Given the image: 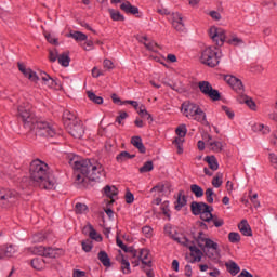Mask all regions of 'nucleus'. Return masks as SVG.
<instances>
[{"instance_id":"4c0bfd02","label":"nucleus","mask_w":277,"mask_h":277,"mask_svg":"<svg viewBox=\"0 0 277 277\" xmlns=\"http://www.w3.org/2000/svg\"><path fill=\"white\" fill-rule=\"evenodd\" d=\"M87 94L92 103H95V105H103V97L95 95L94 92L91 91H88Z\"/></svg>"},{"instance_id":"412c9836","label":"nucleus","mask_w":277,"mask_h":277,"mask_svg":"<svg viewBox=\"0 0 277 277\" xmlns=\"http://www.w3.org/2000/svg\"><path fill=\"white\" fill-rule=\"evenodd\" d=\"M116 260L121 263V272L123 274H130L131 273V263L124 255L122 254V251L119 250V254L116 256Z\"/></svg>"},{"instance_id":"a18cd8bd","label":"nucleus","mask_w":277,"mask_h":277,"mask_svg":"<svg viewBox=\"0 0 277 277\" xmlns=\"http://www.w3.org/2000/svg\"><path fill=\"white\" fill-rule=\"evenodd\" d=\"M228 44H232L233 47H239L240 44H243V39L237 37V35H234L228 39Z\"/></svg>"},{"instance_id":"ea45409f","label":"nucleus","mask_w":277,"mask_h":277,"mask_svg":"<svg viewBox=\"0 0 277 277\" xmlns=\"http://www.w3.org/2000/svg\"><path fill=\"white\" fill-rule=\"evenodd\" d=\"M253 131H259L260 133H263V135H267V133H269V127L264 126L263 123H255L253 126Z\"/></svg>"},{"instance_id":"8fccbe9b","label":"nucleus","mask_w":277,"mask_h":277,"mask_svg":"<svg viewBox=\"0 0 277 277\" xmlns=\"http://www.w3.org/2000/svg\"><path fill=\"white\" fill-rule=\"evenodd\" d=\"M205 194L207 202H209V205H213V196H215V192H213V188H208Z\"/></svg>"},{"instance_id":"09e8293b","label":"nucleus","mask_w":277,"mask_h":277,"mask_svg":"<svg viewBox=\"0 0 277 277\" xmlns=\"http://www.w3.org/2000/svg\"><path fill=\"white\" fill-rule=\"evenodd\" d=\"M177 137H185L187 135V126L181 124L175 130Z\"/></svg>"},{"instance_id":"3c124183","label":"nucleus","mask_w":277,"mask_h":277,"mask_svg":"<svg viewBox=\"0 0 277 277\" xmlns=\"http://www.w3.org/2000/svg\"><path fill=\"white\" fill-rule=\"evenodd\" d=\"M160 209L163 215H166L167 217H170V202L164 201L163 203H161Z\"/></svg>"},{"instance_id":"9d476101","label":"nucleus","mask_w":277,"mask_h":277,"mask_svg":"<svg viewBox=\"0 0 277 277\" xmlns=\"http://www.w3.org/2000/svg\"><path fill=\"white\" fill-rule=\"evenodd\" d=\"M173 239L174 241H177V243H181L182 246L188 248V250L190 251V256H193L196 263H200L202 261V251L198 249V247H196L194 242L189 241V239L185 237H173Z\"/></svg>"},{"instance_id":"5fc2aeb1","label":"nucleus","mask_w":277,"mask_h":277,"mask_svg":"<svg viewBox=\"0 0 277 277\" xmlns=\"http://www.w3.org/2000/svg\"><path fill=\"white\" fill-rule=\"evenodd\" d=\"M126 252H128V254H129L131 261H132L133 259H140V251H137V250H135V249H133V248H129L128 251H126Z\"/></svg>"},{"instance_id":"20e7f679","label":"nucleus","mask_w":277,"mask_h":277,"mask_svg":"<svg viewBox=\"0 0 277 277\" xmlns=\"http://www.w3.org/2000/svg\"><path fill=\"white\" fill-rule=\"evenodd\" d=\"M197 243L201 250H203L206 256L211 259L212 261H217L222 256V249H220V245L207 237V235L202 232L198 233Z\"/></svg>"},{"instance_id":"c756f323","label":"nucleus","mask_w":277,"mask_h":277,"mask_svg":"<svg viewBox=\"0 0 277 277\" xmlns=\"http://www.w3.org/2000/svg\"><path fill=\"white\" fill-rule=\"evenodd\" d=\"M205 161L208 162L210 170H213V172H215L220 168V164L217 163V159L215 158V156H207L205 158Z\"/></svg>"},{"instance_id":"1a4fd4ad","label":"nucleus","mask_w":277,"mask_h":277,"mask_svg":"<svg viewBox=\"0 0 277 277\" xmlns=\"http://www.w3.org/2000/svg\"><path fill=\"white\" fill-rule=\"evenodd\" d=\"M30 252H32V254H37L38 256H45L47 259H57L64 254L62 249L44 246L32 247L30 248Z\"/></svg>"},{"instance_id":"9b49d317","label":"nucleus","mask_w":277,"mask_h":277,"mask_svg":"<svg viewBox=\"0 0 277 277\" xmlns=\"http://www.w3.org/2000/svg\"><path fill=\"white\" fill-rule=\"evenodd\" d=\"M198 88L203 96H207L211 101H220V91L213 89V85H211L209 81L198 82Z\"/></svg>"},{"instance_id":"b1692460","label":"nucleus","mask_w":277,"mask_h":277,"mask_svg":"<svg viewBox=\"0 0 277 277\" xmlns=\"http://www.w3.org/2000/svg\"><path fill=\"white\" fill-rule=\"evenodd\" d=\"M185 205H187V197H185V192L180 190L175 202L176 211H181Z\"/></svg>"},{"instance_id":"864d4df0","label":"nucleus","mask_w":277,"mask_h":277,"mask_svg":"<svg viewBox=\"0 0 277 277\" xmlns=\"http://www.w3.org/2000/svg\"><path fill=\"white\" fill-rule=\"evenodd\" d=\"M60 55L56 49L50 50L49 51V60L50 62H57Z\"/></svg>"},{"instance_id":"774afa93","label":"nucleus","mask_w":277,"mask_h":277,"mask_svg":"<svg viewBox=\"0 0 277 277\" xmlns=\"http://www.w3.org/2000/svg\"><path fill=\"white\" fill-rule=\"evenodd\" d=\"M269 161L277 169V156L275 154H269Z\"/></svg>"},{"instance_id":"bf43d9fd","label":"nucleus","mask_w":277,"mask_h":277,"mask_svg":"<svg viewBox=\"0 0 277 277\" xmlns=\"http://www.w3.org/2000/svg\"><path fill=\"white\" fill-rule=\"evenodd\" d=\"M211 220H212V222H213V224L216 228H220V227L224 226V220L223 219H219L217 216L212 215Z\"/></svg>"},{"instance_id":"f3484780","label":"nucleus","mask_w":277,"mask_h":277,"mask_svg":"<svg viewBox=\"0 0 277 277\" xmlns=\"http://www.w3.org/2000/svg\"><path fill=\"white\" fill-rule=\"evenodd\" d=\"M171 23L176 31H185V24L183 23V15L181 13H173L171 15Z\"/></svg>"},{"instance_id":"72a5a7b5","label":"nucleus","mask_w":277,"mask_h":277,"mask_svg":"<svg viewBox=\"0 0 277 277\" xmlns=\"http://www.w3.org/2000/svg\"><path fill=\"white\" fill-rule=\"evenodd\" d=\"M240 103H246V105L249 106V108L252 109V111H256V103H254V101H252V98H250L247 95H243L239 98Z\"/></svg>"},{"instance_id":"c03bdc74","label":"nucleus","mask_w":277,"mask_h":277,"mask_svg":"<svg viewBox=\"0 0 277 277\" xmlns=\"http://www.w3.org/2000/svg\"><path fill=\"white\" fill-rule=\"evenodd\" d=\"M110 17L113 21H124V16L120 14V11H116L114 9L108 10Z\"/></svg>"},{"instance_id":"a19ab883","label":"nucleus","mask_w":277,"mask_h":277,"mask_svg":"<svg viewBox=\"0 0 277 277\" xmlns=\"http://www.w3.org/2000/svg\"><path fill=\"white\" fill-rule=\"evenodd\" d=\"M137 114L141 118H146V120H150V122H153V116L148 113V110H146V107L140 106Z\"/></svg>"},{"instance_id":"dca6fc26","label":"nucleus","mask_w":277,"mask_h":277,"mask_svg":"<svg viewBox=\"0 0 277 277\" xmlns=\"http://www.w3.org/2000/svg\"><path fill=\"white\" fill-rule=\"evenodd\" d=\"M203 140L206 141L207 146H209L210 150L213 153H222V142L213 141V137L208 133L203 134Z\"/></svg>"},{"instance_id":"c9c22d12","label":"nucleus","mask_w":277,"mask_h":277,"mask_svg":"<svg viewBox=\"0 0 277 277\" xmlns=\"http://www.w3.org/2000/svg\"><path fill=\"white\" fill-rule=\"evenodd\" d=\"M69 38H74L77 42H83L88 40V36L81 31H75L69 34Z\"/></svg>"},{"instance_id":"7ed1b4c3","label":"nucleus","mask_w":277,"mask_h":277,"mask_svg":"<svg viewBox=\"0 0 277 277\" xmlns=\"http://www.w3.org/2000/svg\"><path fill=\"white\" fill-rule=\"evenodd\" d=\"M68 163L74 170H80L81 174H84L89 181L105 179V168L101 162H92L77 155H69Z\"/></svg>"},{"instance_id":"ddd939ff","label":"nucleus","mask_w":277,"mask_h":277,"mask_svg":"<svg viewBox=\"0 0 277 277\" xmlns=\"http://www.w3.org/2000/svg\"><path fill=\"white\" fill-rule=\"evenodd\" d=\"M224 81H226V83H228V85L232 87V90H234V92H237V94H241L245 90L241 79L235 76L227 75L224 77Z\"/></svg>"},{"instance_id":"39448f33","label":"nucleus","mask_w":277,"mask_h":277,"mask_svg":"<svg viewBox=\"0 0 277 277\" xmlns=\"http://www.w3.org/2000/svg\"><path fill=\"white\" fill-rule=\"evenodd\" d=\"M181 113L188 120H196L201 124H207V114L203 113L202 108L194 102H184L181 106Z\"/></svg>"},{"instance_id":"4be33fe9","label":"nucleus","mask_w":277,"mask_h":277,"mask_svg":"<svg viewBox=\"0 0 277 277\" xmlns=\"http://www.w3.org/2000/svg\"><path fill=\"white\" fill-rule=\"evenodd\" d=\"M138 259L141 260V263H143V265L150 267L153 261L150 258V251H148V249H141L138 251Z\"/></svg>"},{"instance_id":"338daca9","label":"nucleus","mask_w":277,"mask_h":277,"mask_svg":"<svg viewBox=\"0 0 277 277\" xmlns=\"http://www.w3.org/2000/svg\"><path fill=\"white\" fill-rule=\"evenodd\" d=\"M134 200H135V197L132 195L131 192H128V193L126 194V202H127L128 205H131Z\"/></svg>"},{"instance_id":"7c9ffc66","label":"nucleus","mask_w":277,"mask_h":277,"mask_svg":"<svg viewBox=\"0 0 277 277\" xmlns=\"http://www.w3.org/2000/svg\"><path fill=\"white\" fill-rule=\"evenodd\" d=\"M135 158V155H131L128 151H121L117 155L116 160L118 163H124V161H129V159Z\"/></svg>"},{"instance_id":"f8f14e48","label":"nucleus","mask_w":277,"mask_h":277,"mask_svg":"<svg viewBox=\"0 0 277 277\" xmlns=\"http://www.w3.org/2000/svg\"><path fill=\"white\" fill-rule=\"evenodd\" d=\"M209 37L216 47H223L224 42H226V30H224V28L212 26L209 29Z\"/></svg>"},{"instance_id":"0e129e2a","label":"nucleus","mask_w":277,"mask_h":277,"mask_svg":"<svg viewBox=\"0 0 277 277\" xmlns=\"http://www.w3.org/2000/svg\"><path fill=\"white\" fill-rule=\"evenodd\" d=\"M45 39L48 40V42H50V44H57V39L53 36H51V34L45 32L44 34Z\"/></svg>"},{"instance_id":"f704fd0d","label":"nucleus","mask_w":277,"mask_h":277,"mask_svg":"<svg viewBox=\"0 0 277 277\" xmlns=\"http://www.w3.org/2000/svg\"><path fill=\"white\" fill-rule=\"evenodd\" d=\"M190 192L196 196V198H202L205 196V190L198 184L190 185Z\"/></svg>"},{"instance_id":"c85d7f7f","label":"nucleus","mask_w":277,"mask_h":277,"mask_svg":"<svg viewBox=\"0 0 277 277\" xmlns=\"http://www.w3.org/2000/svg\"><path fill=\"white\" fill-rule=\"evenodd\" d=\"M97 259L102 262V265H104V267H111V260L109 259L107 252L100 251L97 254Z\"/></svg>"},{"instance_id":"680f3d73","label":"nucleus","mask_w":277,"mask_h":277,"mask_svg":"<svg viewBox=\"0 0 277 277\" xmlns=\"http://www.w3.org/2000/svg\"><path fill=\"white\" fill-rule=\"evenodd\" d=\"M222 109L230 120L235 118V113L230 108L223 106Z\"/></svg>"},{"instance_id":"4d7b16f0","label":"nucleus","mask_w":277,"mask_h":277,"mask_svg":"<svg viewBox=\"0 0 277 277\" xmlns=\"http://www.w3.org/2000/svg\"><path fill=\"white\" fill-rule=\"evenodd\" d=\"M88 211V206L85 203H76V213H85Z\"/></svg>"},{"instance_id":"13d9d810","label":"nucleus","mask_w":277,"mask_h":277,"mask_svg":"<svg viewBox=\"0 0 277 277\" xmlns=\"http://www.w3.org/2000/svg\"><path fill=\"white\" fill-rule=\"evenodd\" d=\"M142 233H143V235H145V237H147V239H150V237H153V227L144 226L142 228Z\"/></svg>"},{"instance_id":"58836bf2","label":"nucleus","mask_w":277,"mask_h":277,"mask_svg":"<svg viewBox=\"0 0 277 277\" xmlns=\"http://www.w3.org/2000/svg\"><path fill=\"white\" fill-rule=\"evenodd\" d=\"M87 228L89 229V237H91V239H94L95 241H102L103 238L101 235H98V233H96L92 225H88Z\"/></svg>"},{"instance_id":"603ef678","label":"nucleus","mask_w":277,"mask_h":277,"mask_svg":"<svg viewBox=\"0 0 277 277\" xmlns=\"http://www.w3.org/2000/svg\"><path fill=\"white\" fill-rule=\"evenodd\" d=\"M75 170V176L77 183H83L85 181V175L81 173V170L74 169Z\"/></svg>"},{"instance_id":"2f4dec72","label":"nucleus","mask_w":277,"mask_h":277,"mask_svg":"<svg viewBox=\"0 0 277 277\" xmlns=\"http://www.w3.org/2000/svg\"><path fill=\"white\" fill-rule=\"evenodd\" d=\"M104 194H105V196H107V198H110L111 200H114V197L118 196V188H116V186L107 185L104 188Z\"/></svg>"},{"instance_id":"49530a36","label":"nucleus","mask_w":277,"mask_h":277,"mask_svg":"<svg viewBox=\"0 0 277 277\" xmlns=\"http://www.w3.org/2000/svg\"><path fill=\"white\" fill-rule=\"evenodd\" d=\"M155 167L153 166V161H147L143 164V167L140 168L141 174H144L146 172H153V169Z\"/></svg>"},{"instance_id":"e2e57ef3","label":"nucleus","mask_w":277,"mask_h":277,"mask_svg":"<svg viewBox=\"0 0 277 277\" xmlns=\"http://www.w3.org/2000/svg\"><path fill=\"white\" fill-rule=\"evenodd\" d=\"M209 16H211L213 21H222V15L217 11H210Z\"/></svg>"},{"instance_id":"aec40b11","label":"nucleus","mask_w":277,"mask_h":277,"mask_svg":"<svg viewBox=\"0 0 277 277\" xmlns=\"http://www.w3.org/2000/svg\"><path fill=\"white\" fill-rule=\"evenodd\" d=\"M17 251L18 249H16L14 246L0 248V261H3V259H12Z\"/></svg>"},{"instance_id":"a878e982","label":"nucleus","mask_w":277,"mask_h":277,"mask_svg":"<svg viewBox=\"0 0 277 277\" xmlns=\"http://www.w3.org/2000/svg\"><path fill=\"white\" fill-rule=\"evenodd\" d=\"M63 120H65V124L66 127H68V124H75L77 122H79V120H77V116H75V114L70 113V110H65L63 113Z\"/></svg>"},{"instance_id":"6ab92c4d","label":"nucleus","mask_w":277,"mask_h":277,"mask_svg":"<svg viewBox=\"0 0 277 277\" xmlns=\"http://www.w3.org/2000/svg\"><path fill=\"white\" fill-rule=\"evenodd\" d=\"M18 68L24 74V76L29 79V81H32L34 83H38V81H40V76H38L36 71L31 70L30 68L27 69L23 64H18Z\"/></svg>"},{"instance_id":"4468645a","label":"nucleus","mask_w":277,"mask_h":277,"mask_svg":"<svg viewBox=\"0 0 277 277\" xmlns=\"http://www.w3.org/2000/svg\"><path fill=\"white\" fill-rule=\"evenodd\" d=\"M67 129L70 135H72V137L76 140H81L85 133V130H83V124H81L79 121L76 123H67Z\"/></svg>"},{"instance_id":"e433bc0d","label":"nucleus","mask_w":277,"mask_h":277,"mask_svg":"<svg viewBox=\"0 0 277 277\" xmlns=\"http://www.w3.org/2000/svg\"><path fill=\"white\" fill-rule=\"evenodd\" d=\"M58 64L65 68H68V66H70V56H68L67 53L58 55Z\"/></svg>"},{"instance_id":"393cba45","label":"nucleus","mask_w":277,"mask_h":277,"mask_svg":"<svg viewBox=\"0 0 277 277\" xmlns=\"http://www.w3.org/2000/svg\"><path fill=\"white\" fill-rule=\"evenodd\" d=\"M120 9L126 12V14H140V9H137V6H133L132 4H130L129 1L123 2L120 5Z\"/></svg>"},{"instance_id":"cd10ccee","label":"nucleus","mask_w":277,"mask_h":277,"mask_svg":"<svg viewBox=\"0 0 277 277\" xmlns=\"http://www.w3.org/2000/svg\"><path fill=\"white\" fill-rule=\"evenodd\" d=\"M131 144L134 145V147L137 148V150H140V153H142V154L146 153V147L144 146V143L142 142V137L133 136L131 138Z\"/></svg>"},{"instance_id":"2eb2a0df","label":"nucleus","mask_w":277,"mask_h":277,"mask_svg":"<svg viewBox=\"0 0 277 277\" xmlns=\"http://www.w3.org/2000/svg\"><path fill=\"white\" fill-rule=\"evenodd\" d=\"M39 79L43 81V84L47 85V88H51L52 90H60V88H62L60 81L57 79L52 78L47 72H41Z\"/></svg>"},{"instance_id":"052dcab7","label":"nucleus","mask_w":277,"mask_h":277,"mask_svg":"<svg viewBox=\"0 0 277 277\" xmlns=\"http://www.w3.org/2000/svg\"><path fill=\"white\" fill-rule=\"evenodd\" d=\"M127 118H129V114L121 111L119 113V116L116 118V122H118V124H122V120H127Z\"/></svg>"},{"instance_id":"37998d69","label":"nucleus","mask_w":277,"mask_h":277,"mask_svg":"<svg viewBox=\"0 0 277 277\" xmlns=\"http://www.w3.org/2000/svg\"><path fill=\"white\" fill-rule=\"evenodd\" d=\"M227 269L232 276H237V274L240 272L239 265H237L235 262L227 264Z\"/></svg>"},{"instance_id":"0eeeda50","label":"nucleus","mask_w":277,"mask_h":277,"mask_svg":"<svg viewBox=\"0 0 277 277\" xmlns=\"http://www.w3.org/2000/svg\"><path fill=\"white\" fill-rule=\"evenodd\" d=\"M190 211L193 215H200L202 222H211L213 220V207L205 202L193 201Z\"/></svg>"},{"instance_id":"f257e3e1","label":"nucleus","mask_w":277,"mask_h":277,"mask_svg":"<svg viewBox=\"0 0 277 277\" xmlns=\"http://www.w3.org/2000/svg\"><path fill=\"white\" fill-rule=\"evenodd\" d=\"M18 117L28 131H35L40 137H55V128L42 119L36 118L31 113V104L24 103L17 108Z\"/></svg>"},{"instance_id":"6e6d98bb","label":"nucleus","mask_w":277,"mask_h":277,"mask_svg":"<svg viewBox=\"0 0 277 277\" xmlns=\"http://www.w3.org/2000/svg\"><path fill=\"white\" fill-rule=\"evenodd\" d=\"M82 250L84 251V252H91L92 251V248H93V245H92V241H90V240H84V241H82Z\"/></svg>"},{"instance_id":"de8ad7c7","label":"nucleus","mask_w":277,"mask_h":277,"mask_svg":"<svg viewBox=\"0 0 277 277\" xmlns=\"http://www.w3.org/2000/svg\"><path fill=\"white\" fill-rule=\"evenodd\" d=\"M228 240L230 243H239V241H241V235H239V233L232 232L228 234Z\"/></svg>"},{"instance_id":"69168bd1","label":"nucleus","mask_w":277,"mask_h":277,"mask_svg":"<svg viewBox=\"0 0 277 277\" xmlns=\"http://www.w3.org/2000/svg\"><path fill=\"white\" fill-rule=\"evenodd\" d=\"M164 187L166 186L163 184H158L150 189V194H153L154 192H158V194H161V192H163Z\"/></svg>"},{"instance_id":"a211bd4d","label":"nucleus","mask_w":277,"mask_h":277,"mask_svg":"<svg viewBox=\"0 0 277 277\" xmlns=\"http://www.w3.org/2000/svg\"><path fill=\"white\" fill-rule=\"evenodd\" d=\"M18 68L24 74V76L29 79V81H32L34 83H38V81H40V76H38L36 71L31 70L30 68L27 69L23 64H18Z\"/></svg>"},{"instance_id":"79ce46f5","label":"nucleus","mask_w":277,"mask_h":277,"mask_svg":"<svg viewBox=\"0 0 277 277\" xmlns=\"http://www.w3.org/2000/svg\"><path fill=\"white\" fill-rule=\"evenodd\" d=\"M222 179H224V174L220 172L216 173V175L212 180L213 187H216V188L222 187V183H223Z\"/></svg>"},{"instance_id":"473e14b6","label":"nucleus","mask_w":277,"mask_h":277,"mask_svg":"<svg viewBox=\"0 0 277 277\" xmlns=\"http://www.w3.org/2000/svg\"><path fill=\"white\" fill-rule=\"evenodd\" d=\"M34 269H44L47 267V262L42 258H36L31 261Z\"/></svg>"},{"instance_id":"f03ea898","label":"nucleus","mask_w":277,"mask_h":277,"mask_svg":"<svg viewBox=\"0 0 277 277\" xmlns=\"http://www.w3.org/2000/svg\"><path fill=\"white\" fill-rule=\"evenodd\" d=\"M30 179L34 185L40 187V189H55L57 187V181L49 169V164L40 159H36L30 163Z\"/></svg>"},{"instance_id":"6e6552de","label":"nucleus","mask_w":277,"mask_h":277,"mask_svg":"<svg viewBox=\"0 0 277 277\" xmlns=\"http://www.w3.org/2000/svg\"><path fill=\"white\" fill-rule=\"evenodd\" d=\"M18 202V193L9 188L0 189V207L2 209H11Z\"/></svg>"},{"instance_id":"bb28decb","label":"nucleus","mask_w":277,"mask_h":277,"mask_svg":"<svg viewBox=\"0 0 277 277\" xmlns=\"http://www.w3.org/2000/svg\"><path fill=\"white\" fill-rule=\"evenodd\" d=\"M140 42H142L147 51H157V48L159 47L155 41L148 40L147 37H142L140 39Z\"/></svg>"},{"instance_id":"5701e85b","label":"nucleus","mask_w":277,"mask_h":277,"mask_svg":"<svg viewBox=\"0 0 277 277\" xmlns=\"http://www.w3.org/2000/svg\"><path fill=\"white\" fill-rule=\"evenodd\" d=\"M238 228L245 237H252V228H250V224H248V220H242L238 224Z\"/></svg>"},{"instance_id":"423d86ee","label":"nucleus","mask_w":277,"mask_h":277,"mask_svg":"<svg viewBox=\"0 0 277 277\" xmlns=\"http://www.w3.org/2000/svg\"><path fill=\"white\" fill-rule=\"evenodd\" d=\"M222 51L215 47H208L201 52L200 62L210 68H215L220 64Z\"/></svg>"}]
</instances>
